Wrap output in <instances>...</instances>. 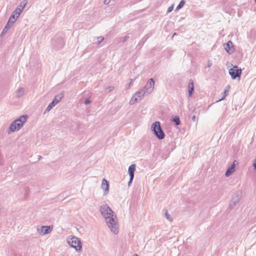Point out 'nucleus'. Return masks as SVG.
<instances>
[{"label": "nucleus", "instance_id": "obj_1", "mask_svg": "<svg viewBox=\"0 0 256 256\" xmlns=\"http://www.w3.org/2000/svg\"><path fill=\"white\" fill-rule=\"evenodd\" d=\"M100 210L102 215L104 218L108 227L112 232L116 234L118 232V226L116 215L107 204L100 206Z\"/></svg>", "mask_w": 256, "mask_h": 256}, {"label": "nucleus", "instance_id": "obj_2", "mask_svg": "<svg viewBox=\"0 0 256 256\" xmlns=\"http://www.w3.org/2000/svg\"><path fill=\"white\" fill-rule=\"evenodd\" d=\"M28 118V116L25 114L20 116L19 118L14 120L9 126L10 131L14 132L20 130L24 123L26 122Z\"/></svg>", "mask_w": 256, "mask_h": 256}, {"label": "nucleus", "instance_id": "obj_3", "mask_svg": "<svg viewBox=\"0 0 256 256\" xmlns=\"http://www.w3.org/2000/svg\"><path fill=\"white\" fill-rule=\"evenodd\" d=\"M152 130L158 140H162L164 138L165 134L161 128L160 122L156 121L152 124Z\"/></svg>", "mask_w": 256, "mask_h": 256}, {"label": "nucleus", "instance_id": "obj_4", "mask_svg": "<svg viewBox=\"0 0 256 256\" xmlns=\"http://www.w3.org/2000/svg\"><path fill=\"white\" fill-rule=\"evenodd\" d=\"M65 42L62 35L56 34L52 40V46L53 49L58 50L62 49L64 46Z\"/></svg>", "mask_w": 256, "mask_h": 256}, {"label": "nucleus", "instance_id": "obj_5", "mask_svg": "<svg viewBox=\"0 0 256 256\" xmlns=\"http://www.w3.org/2000/svg\"><path fill=\"white\" fill-rule=\"evenodd\" d=\"M68 244L76 249L77 252H80L82 248L80 240L79 238L73 236L72 238L68 240Z\"/></svg>", "mask_w": 256, "mask_h": 256}, {"label": "nucleus", "instance_id": "obj_6", "mask_svg": "<svg viewBox=\"0 0 256 256\" xmlns=\"http://www.w3.org/2000/svg\"><path fill=\"white\" fill-rule=\"evenodd\" d=\"M64 96V94L62 92L56 95L52 102L46 107L44 114H45L46 112L50 111L53 108V107H54L58 102L61 100Z\"/></svg>", "mask_w": 256, "mask_h": 256}, {"label": "nucleus", "instance_id": "obj_7", "mask_svg": "<svg viewBox=\"0 0 256 256\" xmlns=\"http://www.w3.org/2000/svg\"><path fill=\"white\" fill-rule=\"evenodd\" d=\"M242 74V69L238 68L237 66H234L229 70V74L232 80L240 78Z\"/></svg>", "mask_w": 256, "mask_h": 256}, {"label": "nucleus", "instance_id": "obj_8", "mask_svg": "<svg viewBox=\"0 0 256 256\" xmlns=\"http://www.w3.org/2000/svg\"><path fill=\"white\" fill-rule=\"evenodd\" d=\"M154 82L152 78L148 80L146 85L143 87V89L145 90V92L147 94H150L154 90Z\"/></svg>", "mask_w": 256, "mask_h": 256}, {"label": "nucleus", "instance_id": "obj_9", "mask_svg": "<svg viewBox=\"0 0 256 256\" xmlns=\"http://www.w3.org/2000/svg\"><path fill=\"white\" fill-rule=\"evenodd\" d=\"M52 230V226H41L37 228V231L41 236L50 233Z\"/></svg>", "mask_w": 256, "mask_h": 256}, {"label": "nucleus", "instance_id": "obj_10", "mask_svg": "<svg viewBox=\"0 0 256 256\" xmlns=\"http://www.w3.org/2000/svg\"><path fill=\"white\" fill-rule=\"evenodd\" d=\"M101 188L104 190V196H106L109 192V182L105 178L102 180Z\"/></svg>", "mask_w": 256, "mask_h": 256}, {"label": "nucleus", "instance_id": "obj_11", "mask_svg": "<svg viewBox=\"0 0 256 256\" xmlns=\"http://www.w3.org/2000/svg\"><path fill=\"white\" fill-rule=\"evenodd\" d=\"M224 49L226 52L230 54H232L234 52V50H232L234 44L232 41L229 40L226 43L224 44Z\"/></svg>", "mask_w": 256, "mask_h": 256}, {"label": "nucleus", "instance_id": "obj_12", "mask_svg": "<svg viewBox=\"0 0 256 256\" xmlns=\"http://www.w3.org/2000/svg\"><path fill=\"white\" fill-rule=\"evenodd\" d=\"M18 17V16H16V17H14V14H11L5 26H6L8 29L9 30L10 28L12 26V24L16 20Z\"/></svg>", "mask_w": 256, "mask_h": 256}, {"label": "nucleus", "instance_id": "obj_13", "mask_svg": "<svg viewBox=\"0 0 256 256\" xmlns=\"http://www.w3.org/2000/svg\"><path fill=\"white\" fill-rule=\"evenodd\" d=\"M236 160H234L232 164L226 170L225 173V176L227 177L230 176L235 170V162Z\"/></svg>", "mask_w": 256, "mask_h": 256}, {"label": "nucleus", "instance_id": "obj_14", "mask_svg": "<svg viewBox=\"0 0 256 256\" xmlns=\"http://www.w3.org/2000/svg\"><path fill=\"white\" fill-rule=\"evenodd\" d=\"M26 6V4H24V6H22V4L18 6L12 12L11 14H14V17H16V15L20 16L21 12L22 11Z\"/></svg>", "mask_w": 256, "mask_h": 256}, {"label": "nucleus", "instance_id": "obj_15", "mask_svg": "<svg viewBox=\"0 0 256 256\" xmlns=\"http://www.w3.org/2000/svg\"><path fill=\"white\" fill-rule=\"evenodd\" d=\"M188 89V96L190 97L192 96L193 92L194 91V82L192 79H190L189 80Z\"/></svg>", "mask_w": 256, "mask_h": 256}, {"label": "nucleus", "instance_id": "obj_16", "mask_svg": "<svg viewBox=\"0 0 256 256\" xmlns=\"http://www.w3.org/2000/svg\"><path fill=\"white\" fill-rule=\"evenodd\" d=\"M239 201L238 195L237 194L236 198H233L231 200L229 205V208L232 209L235 206Z\"/></svg>", "mask_w": 256, "mask_h": 256}, {"label": "nucleus", "instance_id": "obj_17", "mask_svg": "<svg viewBox=\"0 0 256 256\" xmlns=\"http://www.w3.org/2000/svg\"><path fill=\"white\" fill-rule=\"evenodd\" d=\"M136 170V165L134 164H131L128 170V172L130 175V176L131 177L132 179H134V172Z\"/></svg>", "mask_w": 256, "mask_h": 256}, {"label": "nucleus", "instance_id": "obj_18", "mask_svg": "<svg viewBox=\"0 0 256 256\" xmlns=\"http://www.w3.org/2000/svg\"><path fill=\"white\" fill-rule=\"evenodd\" d=\"M147 94V93L145 92V90L142 88L139 90L137 92H136L134 96L138 97L139 100H140L143 97L145 94Z\"/></svg>", "mask_w": 256, "mask_h": 256}, {"label": "nucleus", "instance_id": "obj_19", "mask_svg": "<svg viewBox=\"0 0 256 256\" xmlns=\"http://www.w3.org/2000/svg\"><path fill=\"white\" fill-rule=\"evenodd\" d=\"M150 37V36H148V35H146L144 36L142 38V40H140V42H139L138 46H143V44H144V43L148 39V38Z\"/></svg>", "mask_w": 256, "mask_h": 256}, {"label": "nucleus", "instance_id": "obj_20", "mask_svg": "<svg viewBox=\"0 0 256 256\" xmlns=\"http://www.w3.org/2000/svg\"><path fill=\"white\" fill-rule=\"evenodd\" d=\"M172 120L174 122V124L176 126H178L180 124V118L178 116H175L174 117H173Z\"/></svg>", "mask_w": 256, "mask_h": 256}, {"label": "nucleus", "instance_id": "obj_21", "mask_svg": "<svg viewBox=\"0 0 256 256\" xmlns=\"http://www.w3.org/2000/svg\"><path fill=\"white\" fill-rule=\"evenodd\" d=\"M24 90L23 88H20L16 92V96L18 98H20L24 94Z\"/></svg>", "mask_w": 256, "mask_h": 256}, {"label": "nucleus", "instance_id": "obj_22", "mask_svg": "<svg viewBox=\"0 0 256 256\" xmlns=\"http://www.w3.org/2000/svg\"><path fill=\"white\" fill-rule=\"evenodd\" d=\"M185 3H186V2L184 0H182L180 2V3L178 4V6H177V7L176 8V10H179L182 8L184 5Z\"/></svg>", "mask_w": 256, "mask_h": 256}, {"label": "nucleus", "instance_id": "obj_23", "mask_svg": "<svg viewBox=\"0 0 256 256\" xmlns=\"http://www.w3.org/2000/svg\"><path fill=\"white\" fill-rule=\"evenodd\" d=\"M228 90L226 89L224 90V91L222 93V98H221L219 99L218 100H217V102L224 100L226 98V96L228 95Z\"/></svg>", "mask_w": 256, "mask_h": 256}, {"label": "nucleus", "instance_id": "obj_24", "mask_svg": "<svg viewBox=\"0 0 256 256\" xmlns=\"http://www.w3.org/2000/svg\"><path fill=\"white\" fill-rule=\"evenodd\" d=\"M138 100V98H136L135 96H134L130 101V105H132L134 104L135 102H137Z\"/></svg>", "mask_w": 256, "mask_h": 256}, {"label": "nucleus", "instance_id": "obj_25", "mask_svg": "<svg viewBox=\"0 0 256 256\" xmlns=\"http://www.w3.org/2000/svg\"><path fill=\"white\" fill-rule=\"evenodd\" d=\"M8 29L6 26H4V29L2 30V32H1V34H0V36H2L4 34H5L8 31Z\"/></svg>", "mask_w": 256, "mask_h": 256}, {"label": "nucleus", "instance_id": "obj_26", "mask_svg": "<svg viewBox=\"0 0 256 256\" xmlns=\"http://www.w3.org/2000/svg\"><path fill=\"white\" fill-rule=\"evenodd\" d=\"M164 211H165V216L166 218L169 220H170V215L168 214V212L167 210H164Z\"/></svg>", "mask_w": 256, "mask_h": 256}, {"label": "nucleus", "instance_id": "obj_27", "mask_svg": "<svg viewBox=\"0 0 256 256\" xmlns=\"http://www.w3.org/2000/svg\"><path fill=\"white\" fill-rule=\"evenodd\" d=\"M91 103V100L90 98H86L84 100V104H86V105H88V104H89Z\"/></svg>", "mask_w": 256, "mask_h": 256}, {"label": "nucleus", "instance_id": "obj_28", "mask_svg": "<svg viewBox=\"0 0 256 256\" xmlns=\"http://www.w3.org/2000/svg\"><path fill=\"white\" fill-rule=\"evenodd\" d=\"M98 40L97 42V43H98V44H100L101 42H102L103 41V40H104V38L103 36H101L98 37Z\"/></svg>", "mask_w": 256, "mask_h": 256}, {"label": "nucleus", "instance_id": "obj_29", "mask_svg": "<svg viewBox=\"0 0 256 256\" xmlns=\"http://www.w3.org/2000/svg\"><path fill=\"white\" fill-rule=\"evenodd\" d=\"M174 9V5L170 6L167 10V13L170 12Z\"/></svg>", "mask_w": 256, "mask_h": 256}, {"label": "nucleus", "instance_id": "obj_30", "mask_svg": "<svg viewBox=\"0 0 256 256\" xmlns=\"http://www.w3.org/2000/svg\"><path fill=\"white\" fill-rule=\"evenodd\" d=\"M114 89V87L112 86H110L107 88V90L108 92H112Z\"/></svg>", "mask_w": 256, "mask_h": 256}, {"label": "nucleus", "instance_id": "obj_31", "mask_svg": "<svg viewBox=\"0 0 256 256\" xmlns=\"http://www.w3.org/2000/svg\"><path fill=\"white\" fill-rule=\"evenodd\" d=\"M129 38V36H125L124 38H123V40H122V42H126L128 38Z\"/></svg>", "mask_w": 256, "mask_h": 256}, {"label": "nucleus", "instance_id": "obj_32", "mask_svg": "<svg viewBox=\"0 0 256 256\" xmlns=\"http://www.w3.org/2000/svg\"><path fill=\"white\" fill-rule=\"evenodd\" d=\"M252 166H253L254 168V169L256 170V158L254 160V162H253Z\"/></svg>", "mask_w": 256, "mask_h": 256}, {"label": "nucleus", "instance_id": "obj_33", "mask_svg": "<svg viewBox=\"0 0 256 256\" xmlns=\"http://www.w3.org/2000/svg\"><path fill=\"white\" fill-rule=\"evenodd\" d=\"M110 0H104V4H108L110 3Z\"/></svg>", "mask_w": 256, "mask_h": 256}, {"label": "nucleus", "instance_id": "obj_34", "mask_svg": "<svg viewBox=\"0 0 256 256\" xmlns=\"http://www.w3.org/2000/svg\"><path fill=\"white\" fill-rule=\"evenodd\" d=\"M134 179H132L131 178V177H130V180L128 182V186H130V184L132 182V180H133Z\"/></svg>", "mask_w": 256, "mask_h": 256}, {"label": "nucleus", "instance_id": "obj_35", "mask_svg": "<svg viewBox=\"0 0 256 256\" xmlns=\"http://www.w3.org/2000/svg\"><path fill=\"white\" fill-rule=\"evenodd\" d=\"M212 62L210 61H208V66L210 67L212 66Z\"/></svg>", "mask_w": 256, "mask_h": 256}, {"label": "nucleus", "instance_id": "obj_36", "mask_svg": "<svg viewBox=\"0 0 256 256\" xmlns=\"http://www.w3.org/2000/svg\"><path fill=\"white\" fill-rule=\"evenodd\" d=\"M196 116H192V120L193 122H195L196 121Z\"/></svg>", "mask_w": 256, "mask_h": 256}, {"label": "nucleus", "instance_id": "obj_37", "mask_svg": "<svg viewBox=\"0 0 256 256\" xmlns=\"http://www.w3.org/2000/svg\"><path fill=\"white\" fill-rule=\"evenodd\" d=\"M133 256H139L137 254H134Z\"/></svg>", "mask_w": 256, "mask_h": 256}, {"label": "nucleus", "instance_id": "obj_38", "mask_svg": "<svg viewBox=\"0 0 256 256\" xmlns=\"http://www.w3.org/2000/svg\"><path fill=\"white\" fill-rule=\"evenodd\" d=\"M26 4V2L22 4V5H23L22 6H24V4Z\"/></svg>", "mask_w": 256, "mask_h": 256}, {"label": "nucleus", "instance_id": "obj_39", "mask_svg": "<svg viewBox=\"0 0 256 256\" xmlns=\"http://www.w3.org/2000/svg\"><path fill=\"white\" fill-rule=\"evenodd\" d=\"M173 36H176V33H174Z\"/></svg>", "mask_w": 256, "mask_h": 256}, {"label": "nucleus", "instance_id": "obj_40", "mask_svg": "<svg viewBox=\"0 0 256 256\" xmlns=\"http://www.w3.org/2000/svg\"><path fill=\"white\" fill-rule=\"evenodd\" d=\"M226 88H230V86H227Z\"/></svg>", "mask_w": 256, "mask_h": 256}, {"label": "nucleus", "instance_id": "obj_41", "mask_svg": "<svg viewBox=\"0 0 256 256\" xmlns=\"http://www.w3.org/2000/svg\"><path fill=\"white\" fill-rule=\"evenodd\" d=\"M255 2H256V0H255Z\"/></svg>", "mask_w": 256, "mask_h": 256}]
</instances>
